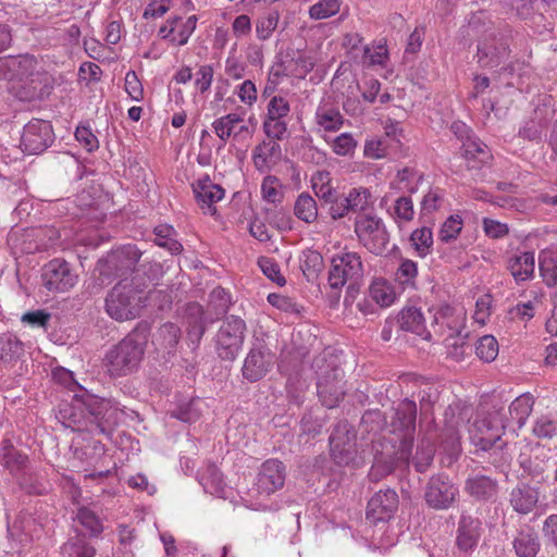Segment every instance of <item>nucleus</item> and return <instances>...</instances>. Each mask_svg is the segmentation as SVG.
I'll return each instance as SVG.
<instances>
[{"label": "nucleus", "instance_id": "50", "mask_svg": "<svg viewBox=\"0 0 557 557\" xmlns=\"http://www.w3.org/2000/svg\"><path fill=\"white\" fill-rule=\"evenodd\" d=\"M476 356L485 361L491 362L495 360L498 355V343L492 335H485L481 337L475 345Z\"/></svg>", "mask_w": 557, "mask_h": 557}, {"label": "nucleus", "instance_id": "36", "mask_svg": "<svg viewBox=\"0 0 557 557\" xmlns=\"http://www.w3.org/2000/svg\"><path fill=\"white\" fill-rule=\"evenodd\" d=\"M24 352L23 343L12 334H0V361L15 362Z\"/></svg>", "mask_w": 557, "mask_h": 557}, {"label": "nucleus", "instance_id": "25", "mask_svg": "<svg viewBox=\"0 0 557 557\" xmlns=\"http://www.w3.org/2000/svg\"><path fill=\"white\" fill-rule=\"evenodd\" d=\"M462 156L467 162V169L470 171L480 170L492 158L487 146L483 143L468 140L462 145Z\"/></svg>", "mask_w": 557, "mask_h": 557}, {"label": "nucleus", "instance_id": "17", "mask_svg": "<svg viewBox=\"0 0 557 557\" xmlns=\"http://www.w3.org/2000/svg\"><path fill=\"white\" fill-rule=\"evenodd\" d=\"M285 478L284 463L277 459H268L260 467L256 488L259 494L271 495L283 487Z\"/></svg>", "mask_w": 557, "mask_h": 557}, {"label": "nucleus", "instance_id": "35", "mask_svg": "<svg viewBox=\"0 0 557 557\" xmlns=\"http://www.w3.org/2000/svg\"><path fill=\"white\" fill-rule=\"evenodd\" d=\"M300 262V269L306 280L310 283H314L324 269L322 255L317 250L304 251Z\"/></svg>", "mask_w": 557, "mask_h": 557}, {"label": "nucleus", "instance_id": "63", "mask_svg": "<svg viewBox=\"0 0 557 557\" xmlns=\"http://www.w3.org/2000/svg\"><path fill=\"white\" fill-rule=\"evenodd\" d=\"M50 319L51 313L47 312L46 310L39 309L35 311L25 312L22 315L21 321L24 324H27L32 327H42L46 330Z\"/></svg>", "mask_w": 557, "mask_h": 557}, {"label": "nucleus", "instance_id": "52", "mask_svg": "<svg viewBox=\"0 0 557 557\" xmlns=\"http://www.w3.org/2000/svg\"><path fill=\"white\" fill-rule=\"evenodd\" d=\"M242 122V117L236 113H228L218 120H215L212 124L216 136L226 141L228 137L232 135L234 126Z\"/></svg>", "mask_w": 557, "mask_h": 557}, {"label": "nucleus", "instance_id": "61", "mask_svg": "<svg viewBox=\"0 0 557 557\" xmlns=\"http://www.w3.org/2000/svg\"><path fill=\"white\" fill-rule=\"evenodd\" d=\"M263 132L269 139L276 140L284 139L288 134L287 124L283 120L270 121L269 119H264Z\"/></svg>", "mask_w": 557, "mask_h": 557}, {"label": "nucleus", "instance_id": "24", "mask_svg": "<svg viewBox=\"0 0 557 557\" xmlns=\"http://www.w3.org/2000/svg\"><path fill=\"white\" fill-rule=\"evenodd\" d=\"M181 338V329L172 322L163 323L152 334V345L156 350L163 355H173Z\"/></svg>", "mask_w": 557, "mask_h": 557}, {"label": "nucleus", "instance_id": "59", "mask_svg": "<svg viewBox=\"0 0 557 557\" xmlns=\"http://www.w3.org/2000/svg\"><path fill=\"white\" fill-rule=\"evenodd\" d=\"M171 418H175L185 423H194L199 420L201 413L195 407V401L191 400L187 404L178 406L170 412Z\"/></svg>", "mask_w": 557, "mask_h": 557}, {"label": "nucleus", "instance_id": "37", "mask_svg": "<svg viewBox=\"0 0 557 557\" xmlns=\"http://www.w3.org/2000/svg\"><path fill=\"white\" fill-rule=\"evenodd\" d=\"M294 213L299 220L313 223L318 219L317 201L308 193H301L295 201Z\"/></svg>", "mask_w": 557, "mask_h": 557}, {"label": "nucleus", "instance_id": "19", "mask_svg": "<svg viewBox=\"0 0 557 557\" xmlns=\"http://www.w3.org/2000/svg\"><path fill=\"white\" fill-rule=\"evenodd\" d=\"M271 364L272 358L265 346L253 345L244 361L243 376L249 382H257L267 374Z\"/></svg>", "mask_w": 557, "mask_h": 557}, {"label": "nucleus", "instance_id": "7", "mask_svg": "<svg viewBox=\"0 0 557 557\" xmlns=\"http://www.w3.org/2000/svg\"><path fill=\"white\" fill-rule=\"evenodd\" d=\"M143 307L141 293L132 284L120 281L106 298V311L116 321L135 319Z\"/></svg>", "mask_w": 557, "mask_h": 557}, {"label": "nucleus", "instance_id": "23", "mask_svg": "<svg viewBox=\"0 0 557 557\" xmlns=\"http://www.w3.org/2000/svg\"><path fill=\"white\" fill-rule=\"evenodd\" d=\"M465 491L478 502H490L497 496L498 482L484 474H473L466 480Z\"/></svg>", "mask_w": 557, "mask_h": 557}, {"label": "nucleus", "instance_id": "39", "mask_svg": "<svg viewBox=\"0 0 557 557\" xmlns=\"http://www.w3.org/2000/svg\"><path fill=\"white\" fill-rule=\"evenodd\" d=\"M435 447L429 438H422L417 448V453L412 458V465L417 472L424 473L433 463Z\"/></svg>", "mask_w": 557, "mask_h": 557}, {"label": "nucleus", "instance_id": "58", "mask_svg": "<svg viewBox=\"0 0 557 557\" xmlns=\"http://www.w3.org/2000/svg\"><path fill=\"white\" fill-rule=\"evenodd\" d=\"M462 228V220L459 215H450L442 225L440 231V239L449 243L456 239Z\"/></svg>", "mask_w": 557, "mask_h": 557}, {"label": "nucleus", "instance_id": "47", "mask_svg": "<svg viewBox=\"0 0 557 557\" xmlns=\"http://www.w3.org/2000/svg\"><path fill=\"white\" fill-rule=\"evenodd\" d=\"M280 13L277 10H271L265 15L260 16L256 23L257 37L260 40H267L277 27Z\"/></svg>", "mask_w": 557, "mask_h": 557}, {"label": "nucleus", "instance_id": "41", "mask_svg": "<svg viewBox=\"0 0 557 557\" xmlns=\"http://www.w3.org/2000/svg\"><path fill=\"white\" fill-rule=\"evenodd\" d=\"M534 405L533 397L530 394L518 396L509 406V414L517 422L518 428H522L532 412Z\"/></svg>", "mask_w": 557, "mask_h": 557}, {"label": "nucleus", "instance_id": "55", "mask_svg": "<svg viewBox=\"0 0 557 557\" xmlns=\"http://www.w3.org/2000/svg\"><path fill=\"white\" fill-rule=\"evenodd\" d=\"M332 220H339L349 213V203L347 194L337 193L335 197L325 206Z\"/></svg>", "mask_w": 557, "mask_h": 557}, {"label": "nucleus", "instance_id": "13", "mask_svg": "<svg viewBox=\"0 0 557 557\" xmlns=\"http://www.w3.org/2000/svg\"><path fill=\"white\" fill-rule=\"evenodd\" d=\"M417 420V404L408 398L401 400L394 408L391 418L392 432L398 434L399 444L413 447Z\"/></svg>", "mask_w": 557, "mask_h": 557}, {"label": "nucleus", "instance_id": "56", "mask_svg": "<svg viewBox=\"0 0 557 557\" xmlns=\"http://www.w3.org/2000/svg\"><path fill=\"white\" fill-rule=\"evenodd\" d=\"M258 265L261 269L262 273L272 282L276 283L280 286L285 285L286 280L281 274L278 264L272 258L260 257L258 260Z\"/></svg>", "mask_w": 557, "mask_h": 557}, {"label": "nucleus", "instance_id": "2", "mask_svg": "<svg viewBox=\"0 0 557 557\" xmlns=\"http://www.w3.org/2000/svg\"><path fill=\"white\" fill-rule=\"evenodd\" d=\"M469 28L480 34L474 58L481 69H495L507 62L510 55V29L507 25H495L484 12L474 13Z\"/></svg>", "mask_w": 557, "mask_h": 557}, {"label": "nucleus", "instance_id": "30", "mask_svg": "<svg viewBox=\"0 0 557 557\" xmlns=\"http://www.w3.org/2000/svg\"><path fill=\"white\" fill-rule=\"evenodd\" d=\"M315 122L325 132H336L343 126L344 117L337 108L323 103L315 111Z\"/></svg>", "mask_w": 557, "mask_h": 557}, {"label": "nucleus", "instance_id": "44", "mask_svg": "<svg viewBox=\"0 0 557 557\" xmlns=\"http://www.w3.org/2000/svg\"><path fill=\"white\" fill-rule=\"evenodd\" d=\"M349 212H366L371 205L372 195L366 187L351 188L347 193Z\"/></svg>", "mask_w": 557, "mask_h": 557}, {"label": "nucleus", "instance_id": "51", "mask_svg": "<svg viewBox=\"0 0 557 557\" xmlns=\"http://www.w3.org/2000/svg\"><path fill=\"white\" fill-rule=\"evenodd\" d=\"M330 446L333 444L356 443V433L347 420H341L330 435Z\"/></svg>", "mask_w": 557, "mask_h": 557}, {"label": "nucleus", "instance_id": "15", "mask_svg": "<svg viewBox=\"0 0 557 557\" xmlns=\"http://www.w3.org/2000/svg\"><path fill=\"white\" fill-rule=\"evenodd\" d=\"M399 506V497L395 490L384 488L374 493L369 499L366 518L372 524L389 521Z\"/></svg>", "mask_w": 557, "mask_h": 557}, {"label": "nucleus", "instance_id": "21", "mask_svg": "<svg viewBox=\"0 0 557 557\" xmlns=\"http://www.w3.org/2000/svg\"><path fill=\"white\" fill-rule=\"evenodd\" d=\"M193 189L200 208L207 210L211 215H214L216 213L214 203L224 197V189L220 185L213 184L209 176L197 181L193 185Z\"/></svg>", "mask_w": 557, "mask_h": 557}, {"label": "nucleus", "instance_id": "48", "mask_svg": "<svg viewBox=\"0 0 557 557\" xmlns=\"http://www.w3.org/2000/svg\"><path fill=\"white\" fill-rule=\"evenodd\" d=\"M341 0H320L309 9V16L312 20H325L335 14L341 10Z\"/></svg>", "mask_w": 557, "mask_h": 557}, {"label": "nucleus", "instance_id": "62", "mask_svg": "<svg viewBox=\"0 0 557 557\" xmlns=\"http://www.w3.org/2000/svg\"><path fill=\"white\" fill-rule=\"evenodd\" d=\"M201 480L205 481L202 482L203 487L211 494L219 493L222 490V473L214 466H210L207 469V472L202 475Z\"/></svg>", "mask_w": 557, "mask_h": 557}, {"label": "nucleus", "instance_id": "3", "mask_svg": "<svg viewBox=\"0 0 557 557\" xmlns=\"http://www.w3.org/2000/svg\"><path fill=\"white\" fill-rule=\"evenodd\" d=\"M150 335V324L140 321L117 345L106 356L109 371L114 376H122L136 370L145 355Z\"/></svg>", "mask_w": 557, "mask_h": 557}, {"label": "nucleus", "instance_id": "14", "mask_svg": "<svg viewBox=\"0 0 557 557\" xmlns=\"http://www.w3.org/2000/svg\"><path fill=\"white\" fill-rule=\"evenodd\" d=\"M44 286L50 292L64 293L77 282V275L64 259L55 258L44 265L41 271Z\"/></svg>", "mask_w": 557, "mask_h": 557}, {"label": "nucleus", "instance_id": "29", "mask_svg": "<svg viewBox=\"0 0 557 557\" xmlns=\"http://www.w3.org/2000/svg\"><path fill=\"white\" fill-rule=\"evenodd\" d=\"M541 544L536 532L532 529L521 530L513 541L518 557H535Z\"/></svg>", "mask_w": 557, "mask_h": 557}, {"label": "nucleus", "instance_id": "4", "mask_svg": "<svg viewBox=\"0 0 557 557\" xmlns=\"http://www.w3.org/2000/svg\"><path fill=\"white\" fill-rule=\"evenodd\" d=\"M143 253L134 244L110 250L97 262L98 284L100 286L110 285L114 280L125 277L136 271Z\"/></svg>", "mask_w": 557, "mask_h": 557}, {"label": "nucleus", "instance_id": "16", "mask_svg": "<svg viewBox=\"0 0 557 557\" xmlns=\"http://www.w3.org/2000/svg\"><path fill=\"white\" fill-rule=\"evenodd\" d=\"M317 391L323 406L335 408L346 394L344 371L339 368L326 370L318 379Z\"/></svg>", "mask_w": 557, "mask_h": 557}, {"label": "nucleus", "instance_id": "60", "mask_svg": "<svg viewBox=\"0 0 557 557\" xmlns=\"http://www.w3.org/2000/svg\"><path fill=\"white\" fill-rule=\"evenodd\" d=\"M75 138L88 152H92L99 148L97 136L87 125H78L76 127Z\"/></svg>", "mask_w": 557, "mask_h": 557}, {"label": "nucleus", "instance_id": "28", "mask_svg": "<svg viewBox=\"0 0 557 557\" xmlns=\"http://www.w3.org/2000/svg\"><path fill=\"white\" fill-rule=\"evenodd\" d=\"M534 252L525 251L513 256L508 261V269L517 282L527 281L534 273Z\"/></svg>", "mask_w": 557, "mask_h": 557}, {"label": "nucleus", "instance_id": "38", "mask_svg": "<svg viewBox=\"0 0 557 557\" xmlns=\"http://www.w3.org/2000/svg\"><path fill=\"white\" fill-rule=\"evenodd\" d=\"M278 65L285 71H297L299 69L300 76H304L312 71L314 64L310 58L302 54L300 51L288 49Z\"/></svg>", "mask_w": 557, "mask_h": 557}, {"label": "nucleus", "instance_id": "40", "mask_svg": "<svg viewBox=\"0 0 557 557\" xmlns=\"http://www.w3.org/2000/svg\"><path fill=\"white\" fill-rule=\"evenodd\" d=\"M17 482L20 487L29 495H44L48 492L45 478L34 471H23Z\"/></svg>", "mask_w": 557, "mask_h": 557}, {"label": "nucleus", "instance_id": "22", "mask_svg": "<svg viewBox=\"0 0 557 557\" xmlns=\"http://www.w3.org/2000/svg\"><path fill=\"white\" fill-rule=\"evenodd\" d=\"M540 491L527 483H519L509 493V504L519 515L530 513L537 505Z\"/></svg>", "mask_w": 557, "mask_h": 557}, {"label": "nucleus", "instance_id": "1", "mask_svg": "<svg viewBox=\"0 0 557 557\" xmlns=\"http://www.w3.org/2000/svg\"><path fill=\"white\" fill-rule=\"evenodd\" d=\"M79 388L81 393L73 396V403L61 405L58 410V419L67 428L109 435L126 418L137 416L134 410L120 408L109 399L90 394L82 386Z\"/></svg>", "mask_w": 557, "mask_h": 557}, {"label": "nucleus", "instance_id": "42", "mask_svg": "<svg viewBox=\"0 0 557 557\" xmlns=\"http://www.w3.org/2000/svg\"><path fill=\"white\" fill-rule=\"evenodd\" d=\"M540 273L548 287L557 285V253L542 252L540 256Z\"/></svg>", "mask_w": 557, "mask_h": 557}, {"label": "nucleus", "instance_id": "46", "mask_svg": "<svg viewBox=\"0 0 557 557\" xmlns=\"http://www.w3.org/2000/svg\"><path fill=\"white\" fill-rule=\"evenodd\" d=\"M76 519L92 537L99 536L103 531V525L99 517L87 507H81L77 510Z\"/></svg>", "mask_w": 557, "mask_h": 557}, {"label": "nucleus", "instance_id": "18", "mask_svg": "<svg viewBox=\"0 0 557 557\" xmlns=\"http://www.w3.org/2000/svg\"><path fill=\"white\" fill-rule=\"evenodd\" d=\"M184 321L186 324L187 339L193 345V348H197L201 342L202 336L207 331V325L212 323L203 307L196 302H188L185 307Z\"/></svg>", "mask_w": 557, "mask_h": 557}, {"label": "nucleus", "instance_id": "49", "mask_svg": "<svg viewBox=\"0 0 557 557\" xmlns=\"http://www.w3.org/2000/svg\"><path fill=\"white\" fill-rule=\"evenodd\" d=\"M410 240L420 257H425L433 245V236L430 227L423 226L412 232Z\"/></svg>", "mask_w": 557, "mask_h": 557}, {"label": "nucleus", "instance_id": "43", "mask_svg": "<svg viewBox=\"0 0 557 557\" xmlns=\"http://www.w3.org/2000/svg\"><path fill=\"white\" fill-rule=\"evenodd\" d=\"M369 294L371 299L381 307H388L395 300L393 288L383 280L373 281L370 285Z\"/></svg>", "mask_w": 557, "mask_h": 557}, {"label": "nucleus", "instance_id": "9", "mask_svg": "<svg viewBox=\"0 0 557 557\" xmlns=\"http://www.w3.org/2000/svg\"><path fill=\"white\" fill-rule=\"evenodd\" d=\"M355 233L370 252L379 256L386 251L389 234L380 218L371 214L358 215L355 220Z\"/></svg>", "mask_w": 557, "mask_h": 557}, {"label": "nucleus", "instance_id": "57", "mask_svg": "<svg viewBox=\"0 0 557 557\" xmlns=\"http://www.w3.org/2000/svg\"><path fill=\"white\" fill-rule=\"evenodd\" d=\"M290 107L288 101L281 96H274L269 101L265 119L270 121L283 120L288 115Z\"/></svg>", "mask_w": 557, "mask_h": 557}, {"label": "nucleus", "instance_id": "11", "mask_svg": "<svg viewBox=\"0 0 557 557\" xmlns=\"http://www.w3.org/2000/svg\"><path fill=\"white\" fill-rule=\"evenodd\" d=\"M411 451L412 448L403 444H399L397 449L392 446L386 450H376L373 465L368 474L369 480L372 482H379L397 469L403 470L408 468Z\"/></svg>", "mask_w": 557, "mask_h": 557}, {"label": "nucleus", "instance_id": "32", "mask_svg": "<svg viewBox=\"0 0 557 557\" xmlns=\"http://www.w3.org/2000/svg\"><path fill=\"white\" fill-rule=\"evenodd\" d=\"M314 195L321 201V207L325 206L339 193L331 185V174L329 171H318L311 177Z\"/></svg>", "mask_w": 557, "mask_h": 557}, {"label": "nucleus", "instance_id": "31", "mask_svg": "<svg viewBox=\"0 0 557 557\" xmlns=\"http://www.w3.org/2000/svg\"><path fill=\"white\" fill-rule=\"evenodd\" d=\"M399 327L407 332L423 336L425 333L424 317L416 307H405L397 317Z\"/></svg>", "mask_w": 557, "mask_h": 557}, {"label": "nucleus", "instance_id": "26", "mask_svg": "<svg viewBox=\"0 0 557 557\" xmlns=\"http://www.w3.org/2000/svg\"><path fill=\"white\" fill-rule=\"evenodd\" d=\"M282 149L276 139L263 140L252 150V161L259 172H264L271 159H280Z\"/></svg>", "mask_w": 557, "mask_h": 557}, {"label": "nucleus", "instance_id": "20", "mask_svg": "<svg viewBox=\"0 0 557 557\" xmlns=\"http://www.w3.org/2000/svg\"><path fill=\"white\" fill-rule=\"evenodd\" d=\"M482 522L467 512L460 515L457 528L456 545L462 552L473 550L479 543Z\"/></svg>", "mask_w": 557, "mask_h": 557}, {"label": "nucleus", "instance_id": "64", "mask_svg": "<svg viewBox=\"0 0 557 557\" xmlns=\"http://www.w3.org/2000/svg\"><path fill=\"white\" fill-rule=\"evenodd\" d=\"M542 533L546 545L557 549V513L549 515L544 520Z\"/></svg>", "mask_w": 557, "mask_h": 557}, {"label": "nucleus", "instance_id": "6", "mask_svg": "<svg viewBox=\"0 0 557 557\" xmlns=\"http://www.w3.org/2000/svg\"><path fill=\"white\" fill-rule=\"evenodd\" d=\"M362 276L363 265L357 252L335 255L331 260L327 275L329 286L335 290L334 298L339 299V290L346 283H349L347 293H351Z\"/></svg>", "mask_w": 557, "mask_h": 557}, {"label": "nucleus", "instance_id": "27", "mask_svg": "<svg viewBox=\"0 0 557 557\" xmlns=\"http://www.w3.org/2000/svg\"><path fill=\"white\" fill-rule=\"evenodd\" d=\"M330 450L332 459L339 467L359 468L362 465L356 443L333 444L330 446Z\"/></svg>", "mask_w": 557, "mask_h": 557}, {"label": "nucleus", "instance_id": "33", "mask_svg": "<svg viewBox=\"0 0 557 557\" xmlns=\"http://www.w3.org/2000/svg\"><path fill=\"white\" fill-rule=\"evenodd\" d=\"M2 465L11 472L15 473L18 471H25L28 462V457L17 450L11 443L10 440L2 442V448L0 454Z\"/></svg>", "mask_w": 557, "mask_h": 557}, {"label": "nucleus", "instance_id": "5", "mask_svg": "<svg viewBox=\"0 0 557 557\" xmlns=\"http://www.w3.org/2000/svg\"><path fill=\"white\" fill-rule=\"evenodd\" d=\"M506 422L507 417L504 408L490 411L482 419L475 420L470 428L471 443L482 450H490L494 447L502 450L506 445L502 441Z\"/></svg>", "mask_w": 557, "mask_h": 557}, {"label": "nucleus", "instance_id": "45", "mask_svg": "<svg viewBox=\"0 0 557 557\" xmlns=\"http://www.w3.org/2000/svg\"><path fill=\"white\" fill-rule=\"evenodd\" d=\"M440 448L447 456L449 465L458 459L461 448L459 436L455 429L449 428L444 432Z\"/></svg>", "mask_w": 557, "mask_h": 557}, {"label": "nucleus", "instance_id": "54", "mask_svg": "<svg viewBox=\"0 0 557 557\" xmlns=\"http://www.w3.org/2000/svg\"><path fill=\"white\" fill-rule=\"evenodd\" d=\"M418 274L417 263L410 259L401 260L397 271H396V280L406 286H414V278Z\"/></svg>", "mask_w": 557, "mask_h": 557}, {"label": "nucleus", "instance_id": "12", "mask_svg": "<svg viewBox=\"0 0 557 557\" xmlns=\"http://www.w3.org/2000/svg\"><path fill=\"white\" fill-rule=\"evenodd\" d=\"M54 138L49 121L34 119L24 126L21 147L28 154H39L53 144Z\"/></svg>", "mask_w": 557, "mask_h": 557}, {"label": "nucleus", "instance_id": "53", "mask_svg": "<svg viewBox=\"0 0 557 557\" xmlns=\"http://www.w3.org/2000/svg\"><path fill=\"white\" fill-rule=\"evenodd\" d=\"M281 184L276 176L268 175L261 184L262 197L265 201L276 203L282 201L283 194L280 190Z\"/></svg>", "mask_w": 557, "mask_h": 557}, {"label": "nucleus", "instance_id": "34", "mask_svg": "<svg viewBox=\"0 0 557 557\" xmlns=\"http://www.w3.org/2000/svg\"><path fill=\"white\" fill-rule=\"evenodd\" d=\"M153 243L159 247L169 250L173 255L181 253L183 250L182 244L176 239V231L172 225L160 224L153 230Z\"/></svg>", "mask_w": 557, "mask_h": 557}, {"label": "nucleus", "instance_id": "8", "mask_svg": "<svg viewBox=\"0 0 557 557\" xmlns=\"http://www.w3.org/2000/svg\"><path fill=\"white\" fill-rule=\"evenodd\" d=\"M246 330V322L237 315H228L222 321L215 335V349L222 360L236 359L242 350Z\"/></svg>", "mask_w": 557, "mask_h": 557}, {"label": "nucleus", "instance_id": "10", "mask_svg": "<svg viewBox=\"0 0 557 557\" xmlns=\"http://www.w3.org/2000/svg\"><path fill=\"white\" fill-rule=\"evenodd\" d=\"M458 498V486L445 473L433 474L424 486L423 499L431 509L447 510Z\"/></svg>", "mask_w": 557, "mask_h": 557}]
</instances>
